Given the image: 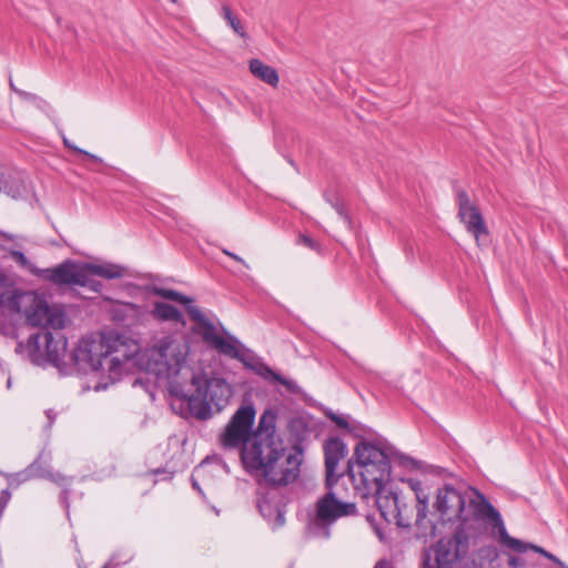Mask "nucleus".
<instances>
[{"label": "nucleus", "instance_id": "1", "mask_svg": "<svg viewBox=\"0 0 568 568\" xmlns=\"http://www.w3.org/2000/svg\"><path fill=\"white\" fill-rule=\"evenodd\" d=\"M346 473L362 498L374 497L386 521H394L404 528L412 526L410 516L404 514L397 494L385 488L390 477V463L382 448L361 440L354 449L353 457L347 462Z\"/></svg>", "mask_w": 568, "mask_h": 568}, {"label": "nucleus", "instance_id": "2", "mask_svg": "<svg viewBox=\"0 0 568 568\" xmlns=\"http://www.w3.org/2000/svg\"><path fill=\"white\" fill-rule=\"evenodd\" d=\"M154 293L165 300L185 305L190 320L194 322L191 328L192 333L201 336L210 348L221 355L242 362L247 368L264 379H272L282 384L288 390L294 392L297 388L295 382L283 377L268 365L258 361L254 353L246 348L236 337L230 335L226 337L220 336L215 324L205 316L201 308L193 304V298L170 288H155Z\"/></svg>", "mask_w": 568, "mask_h": 568}, {"label": "nucleus", "instance_id": "3", "mask_svg": "<svg viewBox=\"0 0 568 568\" xmlns=\"http://www.w3.org/2000/svg\"><path fill=\"white\" fill-rule=\"evenodd\" d=\"M473 496L467 500L465 496L452 485L438 488L434 501V509L442 523L457 524L462 527L466 520L479 525L481 529L490 526L497 529V516L500 513L493 506L486 496L476 488H471Z\"/></svg>", "mask_w": 568, "mask_h": 568}, {"label": "nucleus", "instance_id": "4", "mask_svg": "<svg viewBox=\"0 0 568 568\" xmlns=\"http://www.w3.org/2000/svg\"><path fill=\"white\" fill-rule=\"evenodd\" d=\"M0 308L23 315L31 326L59 331L65 326L67 314L59 305H49L39 294L19 290L0 272Z\"/></svg>", "mask_w": 568, "mask_h": 568}, {"label": "nucleus", "instance_id": "5", "mask_svg": "<svg viewBox=\"0 0 568 568\" xmlns=\"http://www.w3.org/2000/svg\"><path fill=\"white\" fill-rule=\"evenodd\" d=\"M466 520L462 527H456L450 536L440 538L432 548L435 564L430 568H457L470 552H476L479 559L493 561L497 558V549L493 545L479 546L487 536V529L478 524Z\"/></svg>", "mask_w": 568, "mask_h": 568}, {"label": "nucleus", "instance_id": "6", "mask_svg": "<svg viewBox=\"0 0 568 568\" xmlns=\"http://www.w3.org/2000/svg\"><path fill=\"white\" fill-rule=\"evenodd\" d=\"M276 416L265 410L258 420L257 428L253 430L251 439L241 450V460L244 469L255 478L258 484L263 474H270L275 456L280 454L283 440L276 435Z\"/></svg>", "mask_w": 568, "mask_h": 568}, {"label": "nucleus", "instance_id": "7", "mask_svg": "<svg viewBox=\"0 0 568 568\" xmlns=\"http://www.w3.org/2000/svg\"><path fill=\"white\" fill-rule=\"evenodd\" d=\"M190 346L171 335L160 338L142 355L144 369L159 378H172L185 366Z\"/></svg>", "mask_w": 568, "mask_h": 568}, {"label": "nucleus", "instance_id": "8", "mask_svg": "<svg viewBox=\"0 0 568 568\" xmlns=\"http://www.w3.org/2000/svg\"><path fill=\"white\" fill-rule=\"evenodd\" d=\"M191 382L195 386V392L187 396V404L191 414L197 419L211 418L221 412L232 397V387L223 378H206L193 374ZM182 396L186 397L184 394Z\"/></svg>", "mask_w": 568, "mask_h": 568}, {"label": "nucleus", "instance_id": "9", "mask_svg": "<svg viewBox=\"0 0 568 568\" xmlns=\"http://www.w3.org/2000/svg\"><path fill=\"white\" fill-rule=\"evenodd\" d=\"M327 491L317 500L315 517L308 524V534L317 538H328L333 524L356 513L355 503L347 501L336 485H326Z\"/></svg>", "mask_w": 568, "mask_h": 568}, {"label": "nucleus", "instance_id": "10", "mask_svg": "<svg viewBox=\"0 0 568 568\" xmlns=\"http://www.w3.org/2000/svg\"><path fill=\"white\" fill-rule=\"evenodd\" d=\"M17 352L27 353L30 361L37 365L48 361L54 366L60 367L61 365H67L68 362L65 359L70 358L68 341L61 333H34L29 336L26 343H18Z\"/></svg>", "mask_w": 568, "mask_h": 568}, {"label": "nucleus", "instance_id": "11", "mask_svg": "<svg viewBox=\"0 0 568 568\" xmlns=\"http://www.w3.org/2000/svg\"><path fill=\"white\" fill-rule=\"evenodd\" d=\"M102 342L103 371L108 372L111 382H115L130 369L131 363L135 364L140 346L134 339L118 333L102 335Z\"/></svg>", "mask_w": 568, "mask_h": 568}, {"label": "nucleus", "instance_id": "12", "mask_svg": "<svg viewBox=\"0 0 568 568\" xmlns=\"http://www.w3.org/2000/svg\"><path fill=\"white\" fill-rule=\"evenodd\" d=\"M275 458L276 462L272 463L270 474L262 475L258 486L281 488L288 486L298 478L302 465L301 450H288L283 445Z\"/></svg>", "mask_w": 568, "mask_h": 568}, {"label": "nucleus", "instance_id": "13", "mask_svg": "<svg viewBox=\"0 0 568 568\" xmlns=\"http://www.w3.org/2000/svg\"><path fill=\"white\" fill-rule=\"evenodd\" d=\"M256 410L252 404L242 405L231 417L219 437L224 449H243L253 434Z\"/></svg>", "mask_w": 568, "mask_h": 568}, {"label": "nucleus", "instance_id": "14", "mask_svg": "<svg viewBox=\"0 0 568 568\" xmlns=\"http://www.w3.org/2000/svg\"><path fill=\"white\" fill-rule=\"evenodd\" d=\"M84 270H87V263L65 260L54 267L38 270L36 275L59 287H74L85 284Z\"/></svg>", "mask_w": 568, "mask_h": 568}, {"label": "nucleus", "instance_id": "15", "mask_svg": "<svg viewBox=\"0 0 568 568\" xmlns=\"http://www.w3.org/2000/svg\"><path fill=\"white\" fill-rule=\"evenodd\" d=\"M103 342L99 339L84 337L81 338L75 348L70 354V362L80 371H103Z\"/></svg>", "mask_w": 568, "mask_h": 568}, {"label": "nucleus", "instance_id": "16", "mask_svg": "<svg viewBox=\"0 0 568 568\" xmlns=\"http://www.w3.org/2000/svg\"><path fill=\"white\" fill-rule=\"evenodd\" d=\"M458 217L468 233L474 235L477 242L483 236H488L489 231L478 206L470 201L464 190L457 191Z\"/></svg>", "mask_w": 568, "mask_h": 568}, {"label": "nucleus", "instance_id": "17", "mask_svg": "<svg viewBox=\"0 0 568 568\" xmlns=\"http://www.w3.org/2000/svg\"><path fill=\"white\" fill-rule=\"evenodd\" d=\"M325 471L326 485H336L344 473H337L338 463L344 459L348 453L346 444L339 437H329L325 440Z\"/></svg>", "mask_w": 568, "mask_h": 568}, {"label": "nucleus", "instance_id": "18", "mask_svg": "<svg viewBox=\"0 0 568 568\" xmlns=\"http://www.w3.org/2000/svg\"><path fill=\"white\" fill-rule=\"evenodd\" d=\"M496 519H497V529L495 531H496V534L498 536V540H499L500 545L506 546L507 548H509L513 551L518 552V554H524L527 550L531 549V550L542 555L544 557L550 559L551 561H554L558 566L565 568V564L562 561H560L556 556H554L552 554L548 552L544 548H541L539 546H536V545H532V544H529V542H525V541H523L520 539L511 537L507 532V529H506V526L504 524V520H503L501 516H497L496 515Z\"/></svg>", "mask_w": 568, "mask_h": 568}, {"label": "nucleus", "instance_id": "19", "mask_svg": "<svg viewBox=\"0 0 568 568\" xmlns=\"http://www.w3.org/2000/svg\"><path fill=\"white\" fill-rule=\"evenodd\" d=\"M496 519H497V529L495 531H496V534L498 536V540H499L500 545L506 546L507 548H509L513 551L518 552V554H524L527 550L531 549V550L542 555L544 557L550 559L551 561H554L558 566L565 568V564L562 561H560L556 556H554L552 554L548 552L544 548H541L539 546H536V545H532V544H529V542H525V541H523L520 539L511 537L507 532V529H506V526L504 524V520H503L501 516H497L496 515Z\"/></svg>", "mask_w": 568, "mask_h": 568}, {"label": "nucleus", "instance_id": "20", "mask_svg": "<svg viewBox=\"0 0 568 568\" xmlns=\"http://www.w3.org/2000/svg\"><path fill=\"white\" fill-rule=\"evenodd\" d=\"M496 519H497V529L495 531H496V534L498 536V540H499L500 545L506 546L507 548H509L513 551L518 552V554H524L527 550L531 549V550L542 555L544 557L550 559L551 561H554L558 566L565 568V564L562 561H560L556 556H554L552 554L548 552L544 548H541L539 546H536V545H532V544H529V542H525V541H523L520 539L511 537L507 532V529H506V526L504 524V520H503L501 516H497L496 515Z\"/></svg>", "mask_w": 568, "mask_h": 568}, {"label": "nucleus", "instance_id": "21", "mask_svg": "<svg viewBox=\"0 0 568 568\" xmlns=\"http://www.w3.org/2000/svg\"><path fill=\"white\" fill-rule=\"evenodd\" d=\"M265 486H258L257 507L262 516L268 521H274L275 526H283L285 521L283 505L277 497V488H268L263 491Z\"/></svg>", "mask_w": 568, "mask_h": 568}, {"label": "nucleus", "instance_id": "22", "mask_svg": "<svg viewBox=\"0 0 568 568\" xmlns=\"http://www.w3.org/2000/svg\"><path fill=\"white\" fill-rule=\"evenodd\" d=\"M248 68L251 73L255 78L274 88L277 87L280 82V77L277 71L273 67L265 64L260 59H252L248 63Z\"/></svg>", "mask_w": 568, "mask_h": 568}, {"label": "nucleus", "instance_id": "23", "mask_svg": "<svg viewBox=\"0 0 568 568\" xmlns=\"http://www.w3.org/2000/svg\"><path fill=\"white\" fill-rule=\"evenodd\" d=\"M152 314L155 318L161 321H171L179 324L185 325V318L182 312H180L175 306H172L168 303L156 302L154 304Z\"/></svg>", "mask_w": 568, "mask_h": 568}, {"label": "nucleus", "instance_id": "24", "mask_svg": "<svg viewBox=\"0 0 568 568\" xmlns=\"http://www.w3.org/2000/svg\"><path fill=\"white\" fill-rule=\"evenodd\" d=\"M87 270H90L93 275L108 280L121 278L125 275V267L113 263H87Z\"/></svg>", "mask_w": 568, "mask_h": 568}, {"label": "nucleus", "instance_id": "25", "mask_svg": "<svg viewBox=\"0 0 568 568\" xmlns=\"http://www.w3.org/2000/svg\"><path fill=\"white\" fill-rule=\"evenodd\" d=\"M415 497L417 500L415 526L420 529L428 515L429 494L423 488L415 494Z\"/></svg>", "mask_w": 568, "mask_h": 568}, {"label": "nucleus", "instance_id": "26", "mask_svg": "<svg viewBox=\"0 0 568 568\" xmlns=\"http://www.w3.org/2000/svg\"><path fill=\"white\" fill-rule=\"evenodd\" d=\"M221 16L226 21L227 26L236 33L240 38L246 39L247 33L242 24V21L235 16L227 4H223L221 8Z\"/></svg>", "mask_w": 568, "mask_h": 568}, {"label": "nucleus", "instance_id": "27", "mask_svg": "<svg viewBox=\"0 0 568 568\" xmlns=\"http://www.w3.org/2000/svg\"><path fill=\"white\" fill-rule=\"evenodd\" d=\"M44 476L62 488L60 499L68 507V498L70 495V485L72 483V478L67 477L60 473H48Z\"/></svg>", "mask_w": 568, "mask_h": 568}, {"label": "nucleus", "instance_id": "28", "mask_svg": "<svg viewBox=\"0 0 568 568\" xmlns=\"http://www.w3.org/2000/svg\"><path fill=\"white\" fill-rule=\"evenodd\" d=\"M297 243L308 247L310 250H312L318 254H322V252H323V247L320 244V242H317L316 240H314L313 237H311L306 234H300L298 239H297Z\"/></svg>", "mask_w": 568, "mask_h": 568}, {"label": "nucleus", "instance_id": "29", "mask_svg": "<svg viewBox=\"0 0 568 568\" xmlns=\"http://www.w3.org/2000/svg\"><path fill=\"white\" fill-rule=\"evenodd\" d=\"M91 271L84 270V285H78L79 287H88L92 290L93 292H100L102 288V284L93 278H91Z\"/></svg>", "mask_w": 568, "mask_h": 568}, {"label": "nucleus", "instance_id": "30", "mask_svg": "<svg viewBox=\"0 0 568 568\" xmlns=\"http://www.w3.org/2000/svg\"><path fill=\"white\" fill-rule=\"evenodd\" d=\"M333 209L337 212V214L344 220L345 223L351 225V217L345 210L344 204L339 200L331 201L328 200Z\"/></svg>", "mask_w": 568, "mask_h": 568}, {"label": "nucleus", "instance_id": "31", "mask_svg": "<svg viewBox=\"0 0 568 568\" xmlns=\"http://www.w3.org/2000/svg\"><path fill=\"white\" fill-rule=\"evenodd\" d=\"M64 144H65L69 149L73 150L74 152L80 153V154H83L85 158H88V159H90V160H92V161H94V162H99V163H101V162H102V159H101V158H99V156H97V155H94V154H92V153H89V152H87V151H84V150H82V149H80V148H78V146H74V145L70 144L67 140H64Z\"/></svg>", "mask_w": 568, "mask_h": 568}, {"label": "nucleus", "instance_id": "32", "mask_svg": "<svg viewBox=\"0 0 568 568\" xmlns=\"http://www.w3.org/2000/svg\"><path fill=\"white\" fill-rule=\"evenodd\" d=\"M327 417L331 420H333L338 427L344 428V429H349V424L345 417L334 414V413L327 414Z\"/></svg>", "mask_w": 568, "mask_h": 568}, {"label": "nucleus", "instance_id": "33", "mask_svg": "<svg viewBox=\"0 0 568 568\" xmlns=\"http://www.w3.org/2000/svg\"><path fill=\"white\" fill-rule=\"evenodd\" d=\"M11 500V491L9 489H3L0 493V517L2 516L4 509Z\"/></svg>", "mask_w": 568, "mask_h": 568}, {"label": "nucleus", "instance_id": "34", "mask_svg": "<svg viewBox=\"0 0 568 568\" xmlns=\"http://www.w3.org/2000/svg\"><path fill=\"white\" fill-rule=\"evenodd\" d=\"M406 483L414 494H417L418 490L424 488L422 481L418 479L409 478Z\"/></svg>", "mask_w": 568, "mask_h": 568}, {"label": "nucleus", "instance_id": "35", "mask_svg": "<svg viewBox=\"0 0 568 568\" xmlns=\"http://www.w3.org/2000/svg\"><path fill=\"white\" fill-rule=\"evenodd\" d=\"M0 192H4L10 194V190L8 187V182L3 172L0 171Z\"/></svg>", "mask_w": 568, "mask_h": 568}, {"label": "nucleus", "instance_id": "36", "mask_svg": "<svg viewBox=\"0 0 568 568\" xmlns=\"http://www.w3.org/2000/svg\"><path fill=\"white\" fill-rule=\"evenodd\" d=\"M223 253H224L225 255H227V256L232 257V258H233V260H235L236 262L242 263L243 265H245L246 267H248V265L245 263V261H244L242 257H240L239 255H236V254H234V253H232V252H230V251H227V250H223Z\"/></svg>", "mask_w": 568, "mask_h": 568}, {"label": "nucleus", "instance_id": "37", "mask_svg": "<svg viewBox=\"0 0 568 568\" xmlns=\"http://www.w3.org/2000/svg\"><path fill=\"white\" fill-rule=\"evenodd\" d=\"M511 568H518L523 566L521 559L515 556H511L508 561Z\"/></svg>", "mask_w": 568, "mask_h": 568}, {"label": "nucleus", "instance_id": "38", "mask_svg": "<svg viewBox=\"0 0 568 568\" xmlns=\"http://www.w3.org/2000/svg\"><path fill=\"white\" fill-rule=\"evenodd\" d=\"M45 415L49 419V426H51L55 420L57 414L52 409H47Z\"/></svg>", "mask_w": 568, "mask_h": 568}, {"label": "nucleus", "instance_id": "39", "mask_svg": "<svg viewBox=\"0 0 568 568\" xmlns=\"http://www.w3.org/2000/svg\"><path fill=\"white\" fill-rule=\"evenodd\" d=\"M374 568H393L392 565L386 560L378 561Z\"/></svg>", "mask_w": 568, "mask_h": 568}, {"label": "nucleus", "instance_id": "40", "mask_svg": "<svg viewBox=\"0 0 568 568\" xmlns=\"http://www.w3.org/2000/svg\"><path fill=\"white\" fill-rule=\"evenodd\" d=\"M221 329H222V332H224V334H220V332H217V334H219L220 336L226 337L227 335H230V336L235 337L234 335H231L230 333H227V332L225 331L224 326H221ZM216 331H219V329L216 328Z\"/></svg>", "mask_w": 568, "mask_h": 568}, {"label": "nucleus", "instance_id": "41", "mask_svg": "<svg viewBox=\"0 0 568 568\" xmlns=\"http://www.w3.org/2000/svg\"><path fill=\"white\" fill-rule=\"evenodd\" d=\"M221 329H222V332H224V334H220V332H217V334H219L220 336L226 337L227 335H230V336L235 337L234 335H231L230 333H227V332L225 331L224 326H221ZM216 331H219V329L216 328Z\"/></svg>", "mask_w": 568, "mask_h": 568}, {"label": "nucleus", "instance_id": "42", "mask_svg": "<svg viewBox=\"0 0 568 568\" xmlns=\"http://www.w3.org/2000/svg\"><path fill=\"white\" fill-rule=\"evenodd\" d=\"M129 306L134 310V311H138L139 310V306L134 305V304H129Z\"/></svg>", "mask_w": 568, "mask_h": 568}, {"label": "nucleus", "instance_id": "43", "mask_svg": "<svg viewBox=\"0 0 568 568\" xmlns=\"http://www.w3.org/2000/svg\"><path fill=\"white\" fill-rule=\"evenodd\" d=\"M37 464H38V459H37V460H34V462L30 465V469H33V468L37 466Z\"/></svg>", "mask_w": 568, "mask_h": 568}, {"label": "nucleus", "instance_id": "44", "mask_svg": "<svg viewBox=\"0 0 568 568\" xmlns=\"http://www.w3.org/2000/svg\"><path fill=\"white\" fill-rule=\"evenodd\" d=\"M429 561H430V559H429V558L425 559V562H424V564H425V566H429Z\"/></svg>", "mask_w": 568, "mask_h": 568}, {"label": "nucleus", "instance_id": "45", "mask_svg": "<svg viewBox=\"0 0 568 568\" xmlns=\"http://www.w3.org/2000/svg\"><path fill=\"white\" fill-rule=\"evenodd\" d=\"M7 385H8V387H10V386H11V379H10V378H9V379H8V382H7Z\"/></svg>", "mask_w": 568, "mask_h": 568}, {"label": "nucleus", "instance_id": "46", "mask_svg": "<svg viewBox=\"0 0 568 568\" xmlns=\"http://www.w3.org/2000/svg\"><path fill=\"white\" fill-rule=\"evenodd\" d=\"M172 2H175V0H171Z\"/></svg>", "mask_w": 568, "mask_h": 568}, {"label": "nucleus", "instance_id": "47", "mask_svg": "<svg viewBox=\"0 0 568 568\" xmlns=\"http://www.w3.org/2000/svg\"><path fill=\"white\" fill-rule=\"evenodd\" d=\"M103 568H108L106 566H104Z\"/></svg>", "mask_w": 568, "mask_h": 568}]
</instances>
